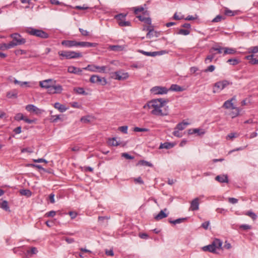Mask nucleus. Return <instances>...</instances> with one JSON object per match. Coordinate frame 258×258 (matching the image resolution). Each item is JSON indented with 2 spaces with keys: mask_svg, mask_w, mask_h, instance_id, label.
Wrapping results in <instances>:
<instances>
[{
  "mask_svg": "<svg viewBox=\"0 0 258 258\" xmlns=\"http://www.w3.org/2000/svg\"><path fill=\"white\" fill-rule=\"evenodd\" d=\"M235 100V96H234L231 99L226 101L224 103V104L223 105V107L226 109L234 108V106L232 102L233 100Z\"/></svg>",
  "mask_w": 258,
  "mask_h": 258,
  "instance_id": "nucleus-18",
  "label": "nucleus"
},
{
  "mask_svg": "<svg viewBox=\"0 0 258 258\" xmlns=\"http://www.w3.org/2000/svg\"><path fill=\"white\" fill-rule=\"evenodd\" d=\"M168 89L165 87L155 86L151 89V92L154 94H166L167 93Z\"/></svg>",
  "mask_w": 258,
  "mask_h": 258,
  "instance_id": "nucleus-11",
  "label": "nucleus"
},
{
  "mask_svg": "<svg viewBox=\"0 0 258 258\" xmlns=\"http://www.w3.org/2000/svg\"><path fill=\"white\" fill-rule=\"evenodd\" d=\"M26 109L29 112H33L36 114H41L43 111L32 104H29L26 106Z\"/></svg>",
  "mask_w": 258,
  "mask_h": 258,
  "instance_id": "nucleus-13",
  "label": "nucleus"
},
{
  "mask_svg": "<svg viewBox=\"0 0 258 258\" xmlns=\"http://www.w3.org/2000/svg\"><path fill=\"white\" fill-rule=\"evenodd\" d=\"M127 14H124L123 13H120L118 15L115 16L114 18L117 21V23H118L119 21H123L124 20L126 17Z\"/></svg>",
  "mask_w": 258,
  "mask_h": 258,
  "instance_id": "nucleus-30",
  "label": "nucleus"
},
{
  "mask_svg": "<svg viewBox=\"0 0 258 258\" xmlns=\"http://www.w3.org/2000/svg\"><path fill=\"white\" fill-rule=\"evenodd\" d=\"M98 44L96 43H91L89 42H86V47H96Z\"/></svg>",
  "mask_w": 258,
  "mask_h": 258,
  "instance_id": "nucleus-59",
  "label": "nucleus"
},
{
  "mask_svg": "<svg viewBox=\"0 0 258 258\" xmlns=\"http://www.w3.org/2000/svg\"><path fill=\"white\" fill-rule=\"evenodd\" d=\"M228 201L229 203L234 204L238 202V200L234 198H229L228 199Z\"/></svg>",
  "mask_w": 258,
  "mask_h": 258,
  "instance_id": "nucleus-64",
  "label": "nucleus"
},
{
  "mask_svg": "<svg viewBox=\"0 0 258 258\" xmlns=\"http://www.w3.org/2000/svg\"><path fill=\"white\" fill-rule=\"evenodd\" d=\"M174 145L172 143L169 142H165L163 144H161L159 146V149H170L173 147Z\"/></svg>",
  "mask_w": 258,
  "mask_h": 258,
  "instance_id": "nucleus-28",
  "label": "nucleus"
},
{
  "mask_svg": "<svg viewBox=\"0 0 258 258\" xmlns=\"http://www.w3.org/2000/svg\"><path fill=\"white\" fill-rule=\"evenodd\" d=\"M188 124V122H182L177 124L175 130H178L179 131H182L184 130L186 126Z\"/></svg>",
  "mask_w": 258,
  "mask_h": 258,
  "instance_id": "nucleus-27",
  "label": "nucleus"
},
{
  "mask_svg": "<svg viewBox=\"0 0 258 258\" xmlns=\"http://www.w3.org/2000/svg\"><path fill=\"white\" fill-rule=\"evenodd\" d=\"M146 31L148 33L146 35V37L148 38H151L153 36V33H156V32H154V27L152 25L147 26L146 28Z\"/></svg>",
  "mask_w": 258,
  "mask_h": 258,
  "instance_id": "nucleus-21",
  "label": "nucleus"
},
{
  "mask_svg": "<svg viewBox=\"0 0 258 258\" xmlns=\"http://www.w3.org/2000/svg\"><path fill=\"white\" fill-rule=\"evenodd\" d=\"M140 53L149 56H155L157 55H162L166 52L165 51H154V52H147L144 50H140L139 51Z\"/></svg>",
  "mask_w": 258,
  "mask_h": 258,
  "instance_id": "nucleus-14",
  "label": "nucleus"
},
{
  "mask_svg": "<svg viewBox=\"0 0 258 258\" xmlns=\"http://www.w3.org/2000/svg\"><path fill=\"white\" fill-rule=\"evenodd\" d=\"M223 17L221 15L217 16L214 19H213L212 22H218L221 21Z\"/></svg>",
  "mask_w": 258,
  "mask_h": 258,
  "instance_id": "nucleus-62",
  "label": "nucleus"
},
{
  "mask_svg": "<svg viewBox=\"0 0 258 258\" xmlns=\"http://www.w3.org/2000/svg\"><path fill=\"white\" fill-rule=\"evenodd\" d=\"M90 82L93 84H99L102 86H105L107 84V80L105 78H101L98 75H93L91 76Z\"/></svg>",
  "mask_w": 258,
  "mask_h": 258,
  "instance_id": "nucleus-9",
  "label": "nucleus"
},
{
  "mask_svg": "<svg viewBox=\"0 0 258 258\" xmlns=\"http://www.w3.org/2000/svg\"><path fill=\"white\" fill-rule=\"evenodd\" d=\"M83 70V69H81L74 66H70L68 68V72L72 74L81 75Z\"/></svg>",
  "mask_w": 258,
  "mask_h": 258,
  "instance_id": "nucleus-16",
  "label": "nucleus"
},
{
  "mask_svg": "<svg viewBox=\"0 0 258 258\" xmlns=\"http://www.w3.org/2000/svg\"><path fill=\"white\" fill-rule=\"evenodd\" d=\"M61 44L67 47H77V41L76 40H63Z\"/></svg>",
  "mask_w": 258,
  "mask_h": 258,
  "instance_id": "nucleus-17",
  "label": "nucleus"
},
{
  "mask_svg": "<svg viewBox=\"0 0 258 258\" xmlns=\"http://www.w3.org/2000/svg\"><path fill=\"white\" fill-rule=\"evenodd\" d=\"M215 53H213L210 55H208L205 59V63H209L212 61L213 59L215 57Z\"/></svg>",
  "mask_w": 258,
  "mask_h": 258,
  "instance_id": "nucleus-37",
  "label": "nucleus"
},
{
  "mask_svg": "<svg viewBox=\"0 0 258 258\" xmlns=\"http://www.w3.org/2000/svg\"><path fill=\"white\" fill-rule=\"evenodd\" d=\"M14 83L15 84H19L20 85L21 87H23L24 85H26L28 83L27 82H21V81H19L16 79H15L14 81Z\"/></svg>",
  "mask_w": 258,
  "mask_h": 258,
  "instance_id": "nucleus-58",
  "label": "nucleus"
},
{
  "mask_svg": "<svg viewBox=\"0 0 258 258\" xmlns=\"http://www.w3.org/2000/svg\"><path fill=\"white\" fill-rule=\"evenodd\" d=\"M21 195L25 196L27 197H30L32 195V192L29 189H21L20 191Z\"/></svg>",
  "mask_w": 258,
  "mask_h": 258,
  "instance_id": "nucleus-34",
  "label": "nucleus"
},
{
  "mask_svg": "<svg viewBox=\"0 0 258 258\" xmlns=\"http://www.w3.org/2000/svg\"><path fill=\"white\" fill-rule=\"evenodd\" d=\"M215 179L221 183H228V178L227 175H220L215 177Z\"/></svg>",
  "mask_w": 258,
  "mask_h": 258,
  "instance_id": "nucleus-20",
  "label": "nucleus"
},
{
  "mask_svg": "<svg viewBox=\"0 0 258 258\" xmlns=\"http://www.w3.org/2000/svg\"><path fill=\"white\" fill-rule=\"evenodd\" d=\"M121 27L130 26L131 23L130 21H125L124 20L119 21L118 24Z\"/></svg>",
  "mask_w": 258,
  "mask_h": 258,
  "instance_id": "nucleus-39",
  "label": "nucleus"
},
{
  "mask_svg": "<svg viewBox=\"0 0 258 258\" xmlns=\"http://www.w3.org/2000/svg\"><path fill=\"white\" fill-rule=\"evenodd\" d=\"M169 90L175 92H182L184 90V89L178 85L172 84L171 85L168 91Z\"/></svg>",
  "mask_w": 258,
  "mask_h": 258,
  "instance_id": "nucleus-22",
  "label": "nucleus"
},
{
  "mask_svg": "<svg viewBox=\"0 0 258 258\" xmlns=\"http://www.w3.org/2000/svg\"><path fill=\"white\" fill-rule=\"evenodd\" d=\"M111 77L117 80H124L127 79L129 75L127 72H124L122 70L115 72L112 73Z\"/></svg>",
  "mask_w": 258,
  "mask_h": 258,
  "instance_id": "nucleus-8",
  "label": "nucleus"
},
{
  "mask_svg": "<svg viewBox=\"0 0 258 258\" xmlns=\"http://www.w3.org/2000/svg\"><path fill=\"white\" fill-rule=\"evenodd\" d=\"M224 49V48L221 47H213L210 50V52L212 53L213 50L217 51L218 53H221L222 50Z\"/></svg>",
  "mask_w": 258,
  "mask_h": 258,
  "instance_id": "nucleus-49",
  "label": "nucleus"
},
{
  "mask_svg": "<svg viewBox=\"0 0 258 258\" xmlns=\"http://www.w3.org/2000/svg\"><path fill=\"white\" fill-rule=\"evenodd\" d=\"M224 14H225V15H226L227 16H234L235 15L234 12H233L231 10H229L228 9H226L225 10Z\"/></svg>",
  "mask_w": 258,
  "mask_h": 258,
  "instance_id": "nucleus-57",
  "label": "nucleus"
},
{
  "mask_svg": "<svg viewBox=\"0 0 258 258\" xmlns=\"http://www.w3.org/2000/svg\"><path fill=\"white\" fill-rule=\"evenodd\" d=\"M107 66H98L95 64H88L86 67L83 68L85 70H87L92 72H98L100 73H106V69Z\"/></svg>",
  "mask_w": 258,
  "mask_h": 258,
  "instance_id": "nucleus-6",
  "label": "nucleus"
},
{
  "mask_svg": "<svg viewBox=\"0 0 258 258\" xmlns=\"http://www.w3.org/2000/svg\"><path fill=\"white\" fill-rule=\"evenodd\" d=\"M59 119H60L59 115H51L50 118V120L52 122H56Z\"/></svg>",
  "mask_w": 258,
  "mask_h": 258,
  "instance_id": "nucleus-42",
  "label": "nucleus"
},
{
  "mask_svg": "<svg viewBox=\"0 0 258 258\" xmlns=\"http://www.w3.org/2000/svg\"><path fill=\"white\" fill-rule=\"evenodd\" d=\"M56 81L53 79H47L44 81H40L39 82V85L41 88L46 89L48 90L51 85L53 84H55Z\"/></svg>",
  "mask_w": 258,
  "mask_h": 258,
  "instance_id": "nucleus-12",
  "label": "nucleus"
},
{
  "mask_svg": "<svg viewBox=\"0 0 258 258\" xmlns=\"http://www.w3.org/2000/svg\"><path fill=\"white\" fill-rule=\"evenodd\" d=\"M137 18L139 19V20L142 22H144L145 23L149 25L150 26L151 25V19L150 17H145L143 16H138Z\"/></svg>",
  "mask_w": 258,
  "mask_h": 258,
  "instance_id": "nucleus-24",
  "label": "nucleus"
},
{
  "mask_svg": "<svg viewBox=\"0 0 258 258\" xmlns=\"http://www.w3.org/2000/svg\"><path fill=\"white\" fill-rule=\"evenodd\" d=\"M108 144L112 146H117L119 143L116 141L115 138L109 139L108 141Z\"/></svg>",
  "mask_w": 258,
  "mask_h": 258,
  "instance_id": "nucleus-33",
  "label": "nucleus"
},
{
  "mask_svg": "<svg viewBox=\"0 0 258 258\" xmlns=\"http://www.w3.org/2000/svg\"><path fill=\"white\" fill-rule=\"evenodd\" d=\"M189 33H190V31L189 30L182 29H180L177 33V34L183 35H187L189 34Z\"/></svg>",
  "mask_w": 258,
  "mask_h": 258,
  "instance_id": "nucleus-40",
  "label": "nucleus"
},
{
  "mask_svg": "<svg viewBox=\"0 0 258 258\" xmlns=\"http://www.w3.org/2000/svg\"><path fill=\"white\" fill-rule=\"evenodd\" d=\"M133 9L135 14H138V13L142 12L144 10V8L142 6L134 7Z\"/></svg>",
  "mask_w": 258,
  "mask_h": 258,
  "instance_id": "nucleus-46",
  "label": "nucleus"
},
{
  "mask_svg": "<svg viewBox=\"0 0 258 258\" xmlns=\"http://www.w3.org/2000/svg\"><path fill=\"white\" fill-rule=\"evenodd\" d=\"M56 214V212L54 211H50L47 213H46L45 215L47 217H54Z\"/></svg>",
  "mask_w": 258,
  "mask_h": 258,
  "instance_id": "nucleus-61",
  "label": "nucleus"
},
{
  "mask_svg": "<svg viewBox=\"0 0 258 258\" xmlns=\"http://www.w3.org/2000/svg\"><path fill=\"white\" fill-rule=\"evenodd\" d=\"M74 90L75 92L79 94H82V95H86L87 93L84 91V89L83 88L81 87H77L75 88L74 89Z\"/></svg>",
  "mask_w": 258,
  "mask_h": 258,
  "instance_id": "nucleus-38",
  "label": "nucleus"
},
{
  "mask_svg": "<svg viewBox=\"0 0 258 258\" xmlns=\"http://www.w3.org/2000/svg\"><path fill=\"white\" fill-rule=\"evenodd\" d=\"M232 109L233 110L230 113V115L232 118H234L239 115V109L238 108L235 107H234V108H232Z\"/></svg>",
  "mask_w": 258,
  "mask_h": 258,
  "instance_id": "nucleus-36",
  "label": "nucleus"
},
{
  "mask_svg": "<svg viewBox=\"0 0 258 258\" xmlns=\"http://www.w3.org/2000/svg\"><path fill=\"white\" fill-rule=\"evenodd\" d=\"M121 156L127 159H133L135 158L134 156H131L127 153H122Z\"/></svg>",
  "mask_w": 258,
  "mask_h": 258,
  "instance_id": "nucleus-54",
  "label": "nucleus"
},
{
  "mask_svg": "<svg viewBox=\"0 0 258 258\" xmlns=\"http://www.w3.org/2000/svg\"><path fill=\"white\" fill-rule=\"evenodd\" d=\"M215 69V67L214 65H210L204 71L205 73L207 72H213Z\"/></svg>",
  "mask_w": 258,
  "mask_h": 258,
  "instance_id": "nucleus-51",
  "label": "nucleus"
},
{
  "mask_svg": "<svg viewBox=\"0 0 258 258\" xmlns=\"http://www.w3.org/2000/svg\"><path fill=\"white\" fill-rule=\"evenodd\" d=\"M28 167H34L37 168L38 169H41L43 171H45V169L42 167L40 165L38 164H29L27 165Z\"/></svg>",
  "mask_w": 258,
  "mask_h": 258,
  "instance_id": "nucleus-52",
  "label": "nucleus"
},
{
  "mask_svg": "<svg viewBox=\"0 0 258 258\" xmlns=\"http://www.w3.org/2000/svg\"><path fill=\"white\" fill-rule=\"evenodd\" d=\"M24 119V116L23 114L19 113H17L15 116V119L17 121L23 120Z\"/></svg>",
  "mask_w": 258,
  "mask_h": 258,
  "instance_id": "nucleus-50",
  "label": "nucleus"
},
{
  "mask_svg": "<svg viewBox=\"0 0 258 258\" xmlns=\"http://www.w3.org/2000/svg\"><path fill=\"white\" fill-rule=\"evenodd\" d=\"M79 30L83 36H87L89 35V32H88L87 30H84L82 28H79Z\"/></svg>",
  "mask_w": 258,
  "mask_h": 258,
  "instance_id": "nucleus-60",
  "label": "nucleus"
},
{
  "mask_svg": "<svg viewBox=\"0 0 258 258\" xmlns=\"http://www.w3.org/2000/svg\"><path fill=\"white\" fill-rule=\"evenodd\" d=\"M134 131L136 132H148L149 129L147 128H141L139 127H135L134 128Z\"/></svg>",
  "mask_w": 258,
  "mask_h": 258,
  "instance_id": "nucleus-44",
  "label": "nucleus"
},
{
  "mask_svg": "<svg viewBox=\"0 0 258 258\" xmlns=\"http://www.w3.org/2000/svg\"><path fill=\"white\" fill-rule=\"evenodd\" d=\"M201 130L199 128H195L192 130V132H190L191 130H189L188 134H196L197 133L199 135H203L204 134V132H201Z\"/></svg>",
  "mask_w": 258,
  "mask_h": 258,
  "instance_id": "nucleus-48",
  "label": "nucleus"
},
{
  "mask_svg": "<svg viewBox=\"0 0 258 258\" xmlns=\"http://www.w3.org/2000/svg\"><path fill=\"white\" fill-rule=\"evenodd\" d=\"M62 91V86L59 84H53L47 90L49 94H59Z\"/></svg>",
  "mask_w": 258,
  "mask_h": 258,
  "instance_id": "nucleus-10",
  "label": "nucleus"
},
{
  "mask_svg": "<svg viewBox=\"0 0 258 258\" xmlns=\"http://www.w3.org/2000/svg\"><path fill=\"white\" fill-rule=\"evenodd\" d=\"M187 219L186 218H178L174 220H172L171 219L169 220V222L171 224H179L182 222H184Z\"/></svg>",
  "mask_w": 258,
  "mask_h": 258,
  "instance_id": "nucleus-29",
  "label": "nucleus"
},
{
  "mask_svg": "<svg viewBox=\"0 0 258 258\" xmlns=\"http://www.w3.org/2000/svg\"><path fill=\"white\" fill-rule=\"evenodd\" d=\"M81 121L84 123H88L90 122V117L89 116L82 117L81 118Z\"/></svg>",
  "mask_w": 258,
  "mask_h": 258,
  "instance_id": "nucleus-55",
  "label": "nucleus"
},
{
  "mask_svg": "<svg viewBox=\"0 0 258 258\" xmlns=\"http://www.w3.org/2000/svg\"><path fill=\"white\" fill-rule=\"evenodd\" d=\"M12 38V41H10L9 43L4 44V46L5 49H8L14 47L17 45H21L25 44L26 40L25 38L19 33H13L10 35Z\"/></svg>",
  "mask_w": 258,
  "mask_h": 258,
  "instance_id": "nucleus-2",
  "label": "nucleus"
},
{
  "mask_svg": "<svg viewBox=\"0 0 258 258\" xmlns=\"http://www.w3.org/2000/svg\"><path fill=\"white\" fill-rule=\"evenodd\" d=\"M119 131L122 132L124 134H127V126L124 125L122 126H120L118 128Z\"/></svg>",
  "mask_w": 258,
  "mask_h": 258,
  "instance_id": "nucleus-56",
  "label": "nucleus"
},
{
  "mask_svg": "<svg viewBox=\"0 0 258 258\" xmlns=\"http://www.w3.org/2000/svg\"><path fill=\"white\" fill-rule=\"evenodd\" d=\"M7 97L9 98H16L17 97V92L15 90L7 92Z\"/></svg>",
  "mask_w": 258,
  "mask_h": 258,
  "instance_id": "nucleus-32",
  "label": "nucleus"
},
{
  "mask_svg": "<svg viewBox=\"0 0 258 258\" xmlns=\"http://www.w3.org/2000/svg\"><path fill=\"white\" fill-rule=\"evenodd\" d=\"M254 55L250 54L247 55L245 57V58L247 60H249V62L251 64H258V59H256L253 58Z\"/></svg>",
  "mask_w": 258,
  "mask_h": 258,
  "instance_id": "nucleus-23",
  "label": "nucleus"
},
{
  "mask_svg": "<svg viewBox=\"0 0 258 258\" xmlns=\"http://www.w3.org/2000/svg\"><path fill=\"white\" fill-rule=\"evenodd\" d=\"M232 84V83L231 82H230L226 80H224L221 81L217 82L214 84L213 92H218L224 89L227 86Z\"/></svg>",
  "mask_w": 258,
  "mask_h": 258,
  "instance_id": "nucleus-7",
  "label": "nucleus"
},
{
  "mask_svg": "<svg viewBox=\"0 0 258 258\" xmlns=\"http://www.w3.org/2000/svg\"><path fill=\"white\" fill-rule=\"evenodd\" d=\"M250 53H256L258 52V46H252L248 48Z\"/></svg>",
  "mask_w": 258,
  "mask_h": 258,
  "instance_id": "nucleus-47",
  "label": "nucleus"
},
{
  "mask_svg": "<svg viewBox=\"0 0 258 258\" xmlns=\"http://www.w3.org/2000/svg\"><path fill=\"white\" fill-rule=\"evenodd\" d=\"M167 211V209H164L163 210L160 211V212L154 217L156 221H159L161 220L164 218H166L168 216V215L165 213V211Z\"/></svg>",
  "mask_w": 258,
  "mask_h": 258,
  "instance_id": "nucleus-19",
  "label": "nucleus"
},
{
  "mask_svg": "<svg viewBox=\"0 0 258 258\" xmlns=\"http://www.w3.org/2000/svg\"><path fill=\"white\" fill-rule=\"evenodd\" d=\"M54 107L61 112H63L67 109V108H66L64 105L61 104L58 102L55 103L54 105Z\"/></svg>",
  "mask_w": 258,
  "mask_h": 258,
  "instance_id": "nucleus-26",
  "label": "nucleus"
},
{
  "mask_svg": "<svg viewBox=\"0 0 258 258\" xmlns=\"http://www.w3.org/2000/svg\"><path fill=\"white\" fill-rule=\"evenodd\" d=\"M168 101V99L163 98L154 99L146 104L144 108L152 109L151 113L156 116L167 115L169 113V107L166 103Z\"/></svg>",
  "mask_w": 258,
  "mask_h": 258,
  "instance_id": "nucleus-1",
  "label": "nucleus"
},
{
  "mask_svg": "<svg viewBox=\"0 0 258 258\" xmlns=\"http://www.w3.org/2000/svg\"><path fill=\"white\" fill-rule=\"evenodd\" d=\"M26 32L30 35L35 36L41 38L46 39L49 37L48 34L41 29L30 27L26 30Z\"/></svg>",
  "mask_w": 258,
  "mask_h": 258,
  "instance_id": "nucleus-4",
  "label": "nucleus"
},
{
  "mask_svg": "<svg viewBox=\"0 0 258 258\" xmlns=\"http://www.w3.org/2000/svg\"><path fill=\"white\" fill-rule=\"evenodd\" d=\"M199 199L196 198L190 203V210L193 211H197L199 209Z\"/></svg>",
  "mask_w": 258,
  "mask_h": 258,
  "instance_id": "nucleus-15",
  "label": "nucleus"
},
{
  "mask_svg": "<svg viewBox=\"0 0 258 258\" xmlns=\"http://www.w3.org/2000/svg\"><path fill=\"white\" fill-rule=\"evenodd\" d=\"M222 241L219 239H215L211 244L202 247L205 251H209L212 253H216V249L222 248Z\"/></svg>",
  "mask_w": 258,
  "mask_h": 258,
  "instance_id": "nucleus-3",
  "label": "nucleus"
},
{
  "mask_svg": "<svg viewBox=\"0 0 258 258\" xmlns=\"http://www.w3.org/2000/svg\"><path fill=\"white\" fill-rule=\"evenodd\" d=\"M239 60L237 59L233 58V59H229L227 60V62L230 63V64L232 66H235L237 64L239 63Z\"/></svg>",
  "mask_w": 258,
  "mask_h": 258,
  "instance_id": "nucleus-45",
  "label": "nucleus"
},
{
  "mask_svg": "<svg viewBox=\"0 0 258 258\" xmlns=\"http://www.w3.org/2000/svg\"><path fill=\"white\" fill-rule=\"evenodd\" d=\"M138 164L141 165H143V166H149V167H153V164L152 163H151L149 162L145 161V160H140Z\"/></svg>",
  "mask_w": 258,
  "mask_h": 258,
  "instance_id": "nucleus-41",
  "label": "nucleus"
},
{
  "mask_svg": "<svg viewBox=\"0 0 258 258\" xmlns=\"http://www.w3.org/2000/svg\"><path fill=\"white\" fill-rule=\"evenodd\" d=\"M58 54L66 59L77 58L83 56L81 52L74 51H60Z\"/></svg>",
  "mask_w": 258,
  "mask_h": 258,
  "instance_id": "nucleus-5",
  "label": "nucleus"
},
{
  "mask_svg": "<svg viewBox=\"0 0 258 258\" xmlns=\"http://www.w3.org/2000/svg\"><path fill=\"white\" fill-rule=\"evenodd\" d=\"M224 54H233L235 53L236 50L235 49L232 48H228V47H225L224 48Z\"/></svg>",
  "mask_w": 258,
  "mask_h": 258,
  "instance_id": "nucleus-35",
  "label": "nucleus"
},
{
  "mask_svg": "<svg viewBox=\"0 0 258 258\" xmlns=\"http://www.w3.org/2000/svg\"><path fill=\"white\" fill-rule=\"evenodd\" d=\"M239 136V134L237 133H231L229 134L226 137L227 139H231L232 140L234 138H237Z\"/></svg>",
  "mask_w": 258,
  "mask_h": 258,
  "instance_id": "nucleus-43",
  "label": "nucleus"
},
{
  "mask_svg": "<svg viewBox=\"0 0 258 258\" xmlns=\"http://www.w3.org/2000/svg\"><path fill=\"white\" fill-rule=\"evenodd\" d=\"M240 228L246 230L251 229V226L247 224L241 225L239 227Z\"/></svg>",
  "mask_w": 258,
  "mask_h": 258,
  "instance_id": "nucleus-63",
  "label": "nucleus"
},
{
  "mask_svg": "<svg viewBox=\"0 0 258 258\" xmlns=\"http://www.w3.org/2000/svg\"><path fill=\"white\" fill-rule=\"evenodd\" d=\"M245 215L250 217L253 220H255L257 217L256 215L251 211H248Z\"/></svg>",
  "mask_w": 258,
  "mask_h": 258,
  "instance_id": "nucleus-53",
  "label": "nucleus"
},
{
  "mask_svg": "<svg viewBox=\"0 0 258 258\" xmlns=\"http://www.w3.org/2000/svg\"><path fill=\"white\" fill-rule=\"evenodd\" d=\"M109 48L110 50L118 52L122 51L124 49V47L123 46L118 45H110Z\"/></svg>",
  "mask_w": 258,
  "mask_h": 258,
  "instance_id": "nucleus-25",
  "label": "nucleus"
},
{
  "mask_svg": "<svg viewBox=\"0 0 258 258\" xmlns=\"http://www.w3.org/2000/svg\"><path fill=\"white\" fill-rule=\"evenodd\" d=\"M0 207L2 209L5 210L6 211H10V208L8 206V203L7 201H3L0 204Z\"/></svg>",
  "mask_w": 258,
  "mask_h": 258,
  "instance_id": "nucleus-31",
  "label": "nucleus"
}]
</instances>
